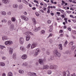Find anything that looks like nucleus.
Masks as SVG:
<instances>
[{
	"label": "nucleus",
	"instance_id": "nucleus-1",
	"mask_svg": "<svg viewBox=\"0 0 76 76\" xmlns=\"http://www.w3.org/2000/svg\"><path fill=\"white\" fill-rule=\"evenodd\" d=\"M63 76H70V72L68 71L63 72Z\"/></svg>",
	"mask_w": 76,
	"mask_h": 76
},
{
	"label": "nucleus",
	"instance_id": "nucleus-2",
	"mask_svg": "<svg viewBox=\"0 0 76 76\" xmlns=\"http://www.w3.org/2000/svg\"><path fill=\"white\" fill-rule=\"evenodd\" d=\"M55 56L57 57H59L60 58L61 57V54L60 53V52L58 51V50H56L55 51Z\"/></svg>",
	"mask_w": 76,
	"mask_h": 76
},
{
	"label": "nucleus",
	"instance_id": "nucleus-3",
	"mask_svg": "<svg viewBox=\"0 0 76 76\" xmlns=\"http://www.w3.org/2000/svg\"><path fill=\"white\" fill-rule=\"evenodd\" d=\"M2 2L3 3H4V4H9V3H10V0H2Z\"/></svg>",
	"mask_w": 76,
	"mask_h": 76
},
{
	"label": "nucleus",
	"instance_id": "nucleus-4",
	"mask_svg": "<svg viewBox=\"0 0 76 76\" xmlns=\"http://www.w3.org/2000/svg\"><path fill=\"white\" fill-rule=\"evenodd\" d=\"M19 42L21 44H23L24 42V39L22 37H20L19 39Z\"/></svg>",
	"mask_w": 76,
	"mask_h": 76
},
{
	"label": "nucleus",
	"instance_id": "nucleus-5",
	"mask_svg": "<svg viewBox=\"0 0 76 76\" xmlns=\"http://www.w3.org/2000/svg\"><path fill=\"white\" fill-rule=\"evenodd\" d=\"M12 43V42L10 41H7L5 42V44L7 45H9Z\"/></svg>",
	"mask_w": 76,
	"mask_h": 76
},
{
	"label": "nucleus",
	"instance_id": "nucleus-6",
	"mask_svg": "<svg viewBox=\"0 0 76 76\" xmlns=\"http://www.w3.org/2000/svg\"><path fill=\"white\" fill-rule=\"evenodd\" d=\"M37 45V43H34L31 46V48H34Z\"/></svg>",
	"mask_w": 76,
	"mask_h": 76
},
{
	"label": "nucleus",
	"instance_id": "nucleus-7",
	"mask_svg": "<svg viewBox=\"0 0 76 76\" xmlns=\"http://www.w3.org/2000/svg\"><path fill=\"white\" fill-rule=\"evenodd\" d=\"M20 17L22 19H28V18L24 15H21Z\"/></svg>",
	"mask_w": 76,
	"mask_h": 76
},
{
	"label": "nucleus",
	"instance_id": "nucleus-8",
	"mask_svg": "<svg viewBox=\"0 0 76 76\" xmlns=\"http://www.w3.org/2000/svg\"><path fill=\"white\" fill-rule=\"evenodd\" d=\"M39 63L40 64L42 65L44 64V62H43V60L41 59H39L38 61Z\"/></svg>",
	"mask_w": 76,
	"mask_h": 76
},
{
	"label": "nucleus",
	"instance_id": "nucleus-9",
	"mask_svg": "<svg viewBox=\"0 0 76 76\" xmlns=\"http://www.w3.org/2000/svg\"><path fill=\"white\" fill-rule=\"evenodd\" d=\"M14 28H15V26L13 24H11L10 27V28L11 29V30H13L14 29Z\"/></svg>",
	"mask_w": 76,
	"mask_h": 76
},
{
	"label": "nucleus",
	"instance_id": "nucleus-10",
	"mask_svg": "<svg viewBox=\"0 0 76 76\" xmlns=\"http://www.w3.org/2000/svg\"><path fill=\"white\" fill-rule=\"evenodd\" d=\"M0 13L2 15H3L4 16L6 15V12L4 11H1L0 12Z\"/></svg>",
	"mask_w": 76,
	"mask_h": 76
},
{
	"label": "nucleus",
	"instance_id": "nucleus-11",
	"mask_svg": "<svg viewBox=\"0 0 76 76\" xmlns=\"http://www.w3.org/2000/svg\"><path fill=\"white\" fill-rule=\"evenodd\" d=\"M21 58L23 60H25V59L27 58V55L26 54L23 55L22 56Z\"/></svg>",
	"mask_w": 76,
	"mask_h": 76
},
{
	"label": "nucleus",
	"instance_id": "nucleus-12",
	"mask_svg": "<svg viewBox=\"0 0 76 76\" xmlns=\"http://www.w3.org/2000/svg\"><path fill=\"white\" fill-rule=\"evenodd\" d=\"M49 68V66L48 65H44L43 67L42 68L43 69H48Z\"/></svg>",
	"mask_w": 76,
	"mask_h": 76
},
{
	"label": "nucleus",
	"instance_id": "nucleus-13",
	"mask_svg": "<svg viewBox=\"0 0 76 76\" xmlns=\"http://www.w3.org/2000/svg\"><path fill=\"white\" fill-rule=\"evenodd\" d=\"M30 38H31V36H29V35H28L26 37V40L27 41H29V39H30Z\"/></svg>",
	"mask_w": 76,
	"mask_h": 76
},
{
	"label": "nucleus",
	"instance_id": "nucleus-14",
	"mask_svg": "<svg viewBox=\"0 0 76 76\" xmlns=\"http://www.w3.org/2000/svg\"><path fill=\"white\" fill-rule=\"evenodd\" d=\"M39 29H40V27H38V28L36 27V28L34 29V31H35V32H37V31H39Z\"/></svg>",
	"mask_w": 76,
	"mask_h": 76
},
{
	"label": "nucleus",
	"instance_id": "nucleus-15",
	"mask_svg": "<svg viewBox=\"0 0 76 76\" xmlns=\"http://www.w3.org/2000/svg\"><path fill=\"white\" fill-rule=\"evenodd\" d=\"M13 49L12 48H10L9 49V52L10 54H11L13 53Z\"/></svg>",
	"mask_w": 76,
	"mask_h": 76
},
{
	"label": "nucleus",
	"instance_id": "nucleus-16",
	"mask_svg": "<svg viewBox=\"0 0 76 76\" xmlns=\"http://www.w3.org/2000/svg\"><path fill=\"white\" fill-rule=\"evenodd\" d=\"M22 1L23 3L26 4V5H29V3L26 0H23Z\"/></svg>",
	"mask_w": 76,
	"mask_h": 76
},
{
	"label": "nucleus",
	"instance_id": "nucleus-17",
	"mask_svg": "<svg viewBox=\"0 0 76 76\" xmlns=\"http://www.w3.org/2000/svg\"><path fill=\"white\" fill-rule=\"evenodd\" d=\"M18 7V5L16 4H14L12 5V7L14 9H16Z\"/></svg>",
	"mask_w": 76,
	"mask_h": 76
},
{
	"label": "nucleus",
	"instance_id": "nucleus-18",
	"mask_svg": "<svg viewBox=\"0 0 76 76\" xmlns=\"http://www.w3.org/2000/svg\"><path fill=\"white\" fill-rule=\"evenodd\" d=\"M20 49L22 51H25V48H24V47L23 46H21L20 47Z\"/></svg>",
	"mask_w": 76,
	"mask_h": 76
},
{
	"label": "nucleus",
	"instance_id": "nucleus-19",
	"mask_svg": "<svg viewBox=\"0 0 76 76\" xmlns=\"http://www.w3.org/2000/svg\"><path fill=\"white\" fill-rule=\"evenodd\" d=\"M23 66H25V67H26L28 66V63L27 62H24L22 64Z\"/></svg>",
	"mask_w": 76,
	"mask_h": 76
},
{
	"label": "nucleus",
	"instance_id": "nucleus-20",
	"mask_svg": "<svg viewBox=\"0 0 76 76\" xmlns=\"http://www.w3.org/2000/svg\"><path fill=\"white\" fill-rule=\"evenodd\" d=\"M3 40H6L8 39V37L6 36H4L2 37Z\"/></svg>",
	"mask_w": 76,
	"mask_h": 76
},
{
	"label": "nucleus",
	"instance_id": "nucleus-21",
	"mask_svg": "<svg viewBox=\"0 0 76 76\" xmlns=\"http://www.w3.org/2000/svg\"><path fill=\"white\" fill-rule=\"evenodd\" d=\"M33 74H32V73L31 72H28L27 74V75L28 76H33Z\"/></svg>",
	"mask_w": 76,
	"mask_h": 76
},
{
	"label": "nucleus",
	"instance_id": "nucleus-22",
	"mask_svg": "<svg viewBox=\"0 0 76 76\" xmlns=\"http://www.w3.org/2000/svg\"><path fill=\"white\" fill-rule=\"evenodd\" d=\"M41 52V51L40 50V49L39 48H37L36 49V53H40Z\"/></svg>",
	"mask_w": 76,
	"mask_h": 76
},
{
	"label": "nucleus",
	"instance_id": "nucleus-23",
	"mask_svg": "<svg viewBox=\"0 0 76 76\" xmlns=\"http://www.w3.org/2000/svg\"><path fill=\"white\" fill-rule=\"evenodd\" d=\"M19 72L20 74H23L24 73V71L22 70H19Z\"/></svg>",
	"mask_w": 76,
	"mask_h": 76
},
{
	"label": "nucleus",
	"instance_id": "nucleus-24",
	"mask_svg": "<svg viewBox=\"0 0 76 76\" xmlns=\"http://www.w3.org/2000/svg\"><path fill=\"white\" fill-rule=\"evenodd\" d=\"M8 76H13V74L11 72H10L8 73Z\"/></svg>",
	"mask_w": 76,
	"mask_h": 76
},
{
	"label": "nucleus",
	"instance_id": "nucleus-25",
	"mask_svg": "<svg viewBox=\"0 0 76 76\" xmlns=\"http://www.w3.org/2000/svg\"><path fill=\"white\" fill-rule=\"evenodd\" d=\"M0 66H5V64H4V63L0 62Z\"/></svg>",
	"mask_w": 76,
	"mask_h": 76
},
{
	"label": "nucleus",
	"instance_id": "nucleus-26",
	"mask_svg": "<svg viewBox=\"0 0 76 76\" xmlns=\"http://www.w3.org/2000/svg\"><path fill=\"white\" fill-rule=\"evenodd\" d=\"M33 22L34 25H36V24L37 21H36V20H35V19L33 20Z\"/></svg>",
	"mask_w": 76,
	"mask_h": 76
},
{
	"label": "nucleus",
	"instance_id": "nucleus-27",
	"mask_svg": "<svg viewBox=\"0 0 76 76\" xmlns=\"http://www.w3.org/2000/svg\"><path fill=\"white\" fill-rule=\"evenodd\" d=\"M35 15H36L37 16H39V14H40V13L39 12H35Z\"/></svg>",
	"mask_w": 76,
	"mask_h": 76
},
{
	"label": "nucleus",
	"instance_id": "nucleus-28",
	"mask_svg": "<svg viewBox=\"0 0 76 76\" xmlns=\"http://www.w3.org/2000/svg\"><path fill=\"white\" fill-rule=\"evenodd\" d=\"M7 15L8 16H10V15H12V12L10 11H9L7 12Z\"/></svg>",
	"mask_w": 76,
	"mask_h": 76
},
{
	"label": "nucleus",
	"instance_id": "nucleus-29",
	"mask_svg": "<svg viewBox=\"0 0 76 76\" xmlns=\"http://www.w3.org/2000/svg\"><path fill=\"white\" fill-rule=\"evenodd\" d=\"M58 67L57 66L53 65V69H57Z\"/></svg>",
	"mask_w": 76,
	"mask_h": 76
},
{
	"label": "nucleus",
	"instance_id": "nucleus-30",
	"mask_svg": "<svg viewBox=\"0 0 76 76\" xmlns=\"http://www.w3.org/2000/svg\"><path fill=\"white\" fill-rule=\"evenodd\" d=\"M50 69H54V65H50Z\"/></svg>",
	"mask_w": 76,
	"mask_h": 76
},
{
	"label": "nucleus",
	"instance_id": "nucleus-31",
	"mask_svg": "<svg viewBox=\"0 0 76 76\" xmlns=\"http://www.w3.org/2000/svg\"><path fill=\"white\" fill-rule=\"evenodd\" d=\"M67 42H68L67 41V40H66V42H65V44H64V46L66 47V45L67 44Z\"/></svg>",
	"mask_w": 76,
	"mask_h": 76
},
{
	"label": "nucleus",
	"instance_id": "nucleus-32",
	"mask_svg": "<svg viewBox=\"0 0 76 76\" xmlns=\"http://www.w3.org/2000/svg\"><path fill=\"white\" fill-rule=\"evenodd\" d=\"M50 60H54V57L53 56H52L50 57Z\"/></svg>",
	"mask_w": 76,
	"mask_h": 76
},
{
	"label": "nucleus",
	"instance_id": "nucleus-33",
	"mask_svg": "<svg viewBox=\"0 0 76 76\" xmlns=\"http://www.w3.org/2000/svg\"><path fill=\"white\" fill-rule=\"evenodd\" d=\"M11 23H12V21H11L10 20L8 22V25H9V26H10Z\"/></svg>",
	"mask_w": 76,
	"mask_h": 76
},
{
	"label": "nucleus",
	"instance_id": "nucleus-34",
	"mask_svg": "<svg viewBox=\"0 0 76 76\" xmlns=\"http://www.w3.org/2000/svg\"><path fill=\"white\" fill-rule=\"evenodd\" d=\"M30 46H31V44H29L28 45V46H27L26 48H27L29 49V48H30Z\"/></svg>",
	"mask_w": 76,
	"mask_h": 76
},
{
	"label": "nucleus",
	"instance_id": "nucleus-35",
	"mask_svg": "<svg viewBox=\"0 0 76 76\" xmlns=\"http://www.w3.org/2000/svg\"><path fill=\"white\" fill-rule=\"evenodd\" d=\"M73 42H71L69 44V45L70 46H72V45H73Z\"/></svg>",
	"mask_w": 76,
	"mask_h": 76
},
{
	"label": "nucleus",
	"instance_id": "nucleus-36",
	"mask_svg": "<svg viewBox=\"0 0 76 76\" xmlns=\"http://www.w3.org/2000/svg\"><path fill=\"white\" fill-rule=\"evenodd\" d=\"M66 54H69V55H70V52H69L68 50L66 51Z\"/></svg>",
	"mask_w": 76,
	"mask_h": 76
},
{
	"label": "nucleus",
	"instance_id": "nucleus-37",
	"mask_svg": "<svg viewBox=\"0 0 76 76\" xmlns=\"http://www.w3.org/2000/svg\"><path fill=\"white\" fill-rule=\"evenodd\" d=\"M48 73L49 75H50V74H51V70H48Z\"/></svg>",
	"mask_w": 76,
	"mask_h": 76
},
{
	"label": "nucleus",
	"instance_id": "nucleus-38",
	"mask_svg": "<svg viewBox=\"0 0 76 76\" xmlns=\"http://www.w3.org/2000/svg\"><path fill=\"white\" fill-rule=\"evenodd\" d=\"M0 48L1 50H3L4 48H5V46H1Z\"/></svg>",
	"mask_w": 76,
	"mask_h": 76
},
{
	"label": "nucleus",
	"instance_id": "nucleus-39",
	"mask_svg": "<svg viewBox=\"0 0 76 76\" xmlns=\"http://www.w3.org/2000/svg\"><path fill=\"white\" fill-rule=\"evenodd\" d=\"M25 35H29V31H28V32H26L25 33Z\"/></svg>",
	"mask_w": 76,
	"mask_h": 76
},
{
	"label": "nucleus",
	"instance_id": "nucleus-40",
	"mask_svg": "<svg viewBox=\"0 0 76 76\" xmlns=\"http://www.w3.org/2000/svg\"><path fill=\"white\" fill-rule=\"evenodd\" d=\"M23 8V7L22 5H19V9H22Z\"/></svg>",
	"mask_w": 76,
	"mask_h": 76
},
{
	"label": "nucleus",
	"instance_id": "nucleus-41",
	"mask_svg": "<svg viewBox=\"0 0 76 76\" xmlns=\"http://www.w3.org/2000/svg\"><path fill=\"white\" fill-rule=\"evenodd\" d=\"M41 34H44V33H45V31L44 30L42 31L41 32Z\"/></svg>",
	"mask_w": 76,
	"mask_h": 76
},
{
	"label": "nucleus",
	"instance_id": "nucleus-42",
	"mask_svg": "<svg viewBox=\"0 0 76 76\" xmlns=\"http://www.w3.org/2000/svg\"><path fill=\"white\" fill-rule=\"evenodd\" d=\"M2 22H7V20H6V19H4L3 20H2L1 21Z\"/></svg>",
	"mask_w": 76,
	"mask_h": 76
},
{
	"label": "nucleus",
	"instance_id": "nucleus-43",
	"mask_svg": "<svg viewBox=\"0 0 76 76\" xmlns=\"http://www.w3.org/2000/svg\"><path fill=\"white\" fill-rule=\"evenodd\" d=\"M58 47L59 48L60 47H62V45L61 44H60L58 45Z\"/></svg>",
	"mask_w": 76,
	"mask_h": 76
},
{
	"label": "nucleus",
	"instance_id": "nucleus-44",
	"mask_svg": "<svg viewBox=\"0 0 76 76\" xmlns=\"http://www.w3.org/2000/svg\"><path fill=\"white\" fill-rule=\"evenodd\" d=\"M13 56L14 57V58H15V59H16V54H15V53H14L13 54Z\"/></svg>",
	"mask_w": 76,
	"mask_h": 76
},
{
	"label": "nucleus",
	"instance_id": "nucleus-45",
	"mask_svg": "<svg viewBox=\"0 0 76 76\" xmlns=\"http://www.w3.org/2000/svg\"><path fill=\"white\" fill-rule=\"evenodd\" d=\"M29 34L31 35H34V34H33L31 32L29 31Z\"/></svg>",
	"mask_w": 76,
	"mask_h": 76
},
{
	"label": "nucleus",
	"instance_id": "nucleus-46",
	"mask_svg": "<svg viewBox=\"0 0 76 76\" xmlns=\"http://www.w3.org/2000/svg\"><path fill=\"white\" fill-rule=\"evenodd\" d=\"M46 54L48 55H49V54H50V53L49 52V51H46Z\"/></svg>",
	"mask_w": 76,
	"mask_h": 76
},
{
	"label": "nucleus",
	"instance_id": "nucleus-47",
	"mask_svg": "<svg viewBox=\"0 0 76 76\" xmlns=\"http://www.w3.org/2000/svg\"><path fill=\"white\" fill-rule=\"evenodd\" d=\"M34 2H35V3H37V4H39V3H38V1L36 0H34Z\"/></svg>",
	"mask_w": 76,
	"mask_h": 76
},
{
	"label": "nucleus",
	"instance_id": "nucleus-48",
	"mask_svg": "<svg viewBox=\"0 0 76 76\" xmlns=\"http://www.w3.org/2000/svg\"><path fill=\"white\" fill-rule=\"evenodd\" d=\"M2 58L3 60H5V59H6V57H2Z\"/></svg>",
	"mask_w": 76,
	"mask_h": 76
},
{
	"label": "nucleus",
	"instance_id": "nucleus-49",
	"mask_svg": "<svg viewBox=\"0 0 76 76\" xmlns=\"http://www.w3.org/2000/svg\"><path fill=\"white\" fill-rule=\"evenodd\" d=\"M37 55H38V53L36 52L34 55V57L37 56Z\"/></svg>",
	"mask_w": 76,
	"mask_h": 76
},
{
	"label": "nucleus",
	"instance_id": "nucleus-50",
	"mask_svg": "<svg viewBox=\"0 0 76 76\" xmlns=\"http://www.w3.org/2000/svg\"><path fill=\"white\" fill-rule=\"evenodd\" d=\"M47 13H50V8L48 9V11H47Z\"/></svg>",
	"mask_w": 76,
	"mask_h": 76
},
{
	"label": "nucleus",
	"instance_id": "nucleus-51",
	"mask_svg": "<svg viewBox=\"0 0 76 76\" xmlns=\"http://www.w3.org/2000/svg\"><path fill=\"white\" fill-rule=\"evenodd\" d=\"M46 9H47V8L43 7V10H44V11H45L46 10Z\"/></svg>",
	"mask_w": 76,
	"mask_h": 76
},
{
	"label": "nucleus",
	"instance_id": "nucleus-52",
	"mask_svg": "<svg viewBox=\"0 0 76 76\" xmlns=\"http://www.w3.org/2000/svg\"><path fill=\"white\" fill-rule=\"evenodd\" d=\"M24 14L25 15H28V13H27L26 12H25L24 13Z\"/></svg>",
	"mask_w": 76,
	"mask_h": 76
},
{
	"label": "nucleus",
	"instance_id": "nucleus-53",
	"mask_svg": "<svg viewBox=\"0 0 76 76\" xmlns=\"http://www.w3.org/2000/svg\"><path fill=\"white\" fill-rule=\"evenodd\" d=\"M61 17H62V18H65L64 15H61Z\"/></svg>",
	"mask_w": 76,
	"mask_h": 76
},
{
	"label": "nucleus",
	"instance_id": "nucleus-54",
	"mask_svg": "<svg viewBox=\"0 0 76 76\" xmlns=\"http://www.w3.org/2000/svg\"><path fill=\"white\" fill-rule=\"evenodd\" d=\"M57 75L58 76H61V75L60 73H58Z\"/></svg>",
	"mask_w": 76,
	"mask_h": 76
},
{
	"label": "nucleus",
	"instance_id": "nucleus-55",
	"mask_svg": "<svg viewBox=\"0 0 76 76\" xmlns=\"http://www.w3.org/2000/svg\"><path fill=\"white\" fill-rule=\"evenodd\" d=\"M50 1L51 2V4H54V2H53V0H51Z\"/></svg>",
	"mask_w": 76,
	"mask_h": 76
},
{
	"label": "nucleus",
	"instance_id": "nucleus-56",
	"mask_svg": "<svg viewBox=\"0 0 76 76\" xmlns=\"http://www.w3.org/2000/svg\"><path fill=\"white\" fill-rule=\"evenodd\" d=\"M66 12L68 13H71V11H67Z\"/></svg>",
	"mask_w": 76,
	"mask_h": 76
},
{
	"label": "nucleus",
	"instance_id": "nucleus-57",
	"mask_svg": "<svg viewBox=\"0 0 76 76\" xmlns=\"http://www.w3.org/2000/svg\"><path fill=\"white\" fill-rule=\"evenodd\" d=\"M49 41H50V44H51V43H52V42H53V40L51 39H50Z\"/></svg>",
	"mask_w": 76,
	"mask_h": 76
},
{
	"label": "nucleus",
	"instance_id": "nucleus-58",
	"mask_svg": "<svg viewBox=\"0 0 76 76\" xmlns=\"http://www.w3.org/2000/svg\"><path fill=\"white\" fill-rule=\"evenodd\" d=\"M43 5H44V7H47V4H44Z\"/></svg>",
	"mask_w": 76,
	"mask_h": 76
},
{
	"label": "nucleus",
	"instance_id": "nucleus-59",
	"mask_svg": "<svg viewBox=\"0 0 76 76\" xmlns=\"http://www.w3.org/2000/svg\"><path fill=\"white\" fill-rule=\"evenodd\" d=\"M74 54H75V55L74 57H76V49L75 51H74Z\"/></svg>",
	"mask_w": 76,
	"mask_h": 76
},
{
	"label": "nucleus",
	"instance_id": "nucleus-60",
	"mask_svg": "<svg viewBox=\"0 0 76 76\" xmlns=\"http://www.w3.org/2000/svg\"><path fill=\"white\" fill-rule=\"evenodd\" d=\"M16 18H15V17H12L11 18V19H15Z\"/></svg>",
	"mask_w": 76,
	"mask_h": 76
},
{
	"label": "nucleus",
	"instance_id": "nucleus-61",
	"mask_svg": "<svg viewBox=\"0 0 76 76\" xmlns=\"http://www.w3.org/2000/svg\"><path fill=\"white\" fill-rule=\"evenodd\" d=\"M73 8L74 9H76V6L75 5H73Z\"/></svg>",
	"mask_w": 76,
	"mask_h": 76
},
{
	"label": "nucleus",
	"instance_id": "nucleus-62",
	"mask_svg": "<svg viewBox=\"0 0 76 76\" xmlns=\"http://www.w3.org/2000/svg\"><path fill=\"white\" fill-rule=\"evenodd\" d=\"M73 34H76V31H73Z\"/></svg>",
	"mask_w": 76,
	"mask_h": 76
},
{
	"label": "nucleus",
	"instance_id": "nucleus-63",
	"mask_svg": "<svg viewBox=\"0 0 76 76\" xmlns=\"http://www.w3.org/2000/svg\"><path fill=\"white\" fill-rule=\"evenodd\" d=\"M71 76H76V75L75 73L72 74Z\"/></svg>",
	"mask_w": 76,
	"mask_h": 76
},
{
	"label": "nucleus",
	"instance_id": "nucleus-64",
	"mask_svg": "<svg viewBox=\"0 0 76 76\" xmlns=\"http://www.w3.org/2000/svg\"><path fill=\"white\" fill-rule=\"evenodd\" d=\"M2 76H6V74L3 73L2 74Z\"/></svg>",
	"mask_w": 76,
	"mask_h": 76
}]
</instances>
